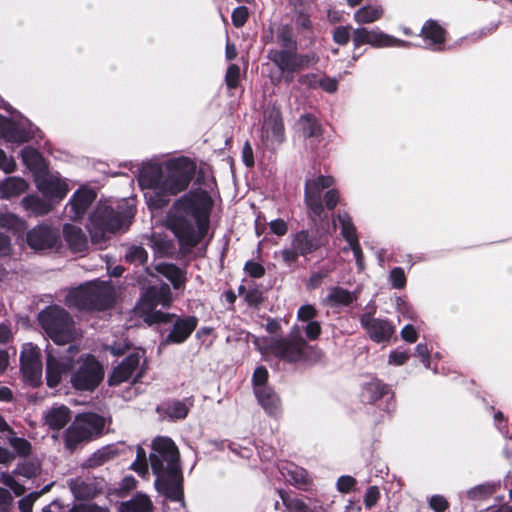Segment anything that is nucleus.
I'll return each mask as SVG.
<instances>
[{
	"label": "nucleus",
	"mask_w": 512,
	"mask_h": 512,
	"mask_svg": "<svg viewBox=\"0 0 512 512\" xmlns=\"http://www.w3.org/2000/svg\"><path fill=\"white\" fill-rule=\"evenodd\" d=\"M213 200L206 190L189 191L176 199L167 217V227L184 253H190L207 235Z\"/></svg>",
	"instance_id": "1"
},
{
	"label": "nucleus",
	"mask_w": 512,
	"mask_h": 512,
	"mask_svg": "<svg viewBox=\"0 0 512 512\" xmlns=\"http://www.w3.org/2000/svg\"><path fill=\"white\" fill-rule=\"evenodd\" d=\"M152 450L149 461L156 476V490L165 499L184 503V478L175 442L169 437L158 436L152 441Z\"/></svg>",
	"instance_id": "2"
},
{
	"label": "nucleus",
	"mask_w": 512,
	"mask_h": 512,
	"mask_svg": "<svg viewBox=\"0 0 512 512\" xmlns=\"http://www.w3.org/2000/svg\"><path fill=\"white\" fill-rule=\"evenodd\" d=\"M197 170L196 163L186 156L169 159L165 162L163 183L159 192H146L149 208L160 210L166 207L171 198L186 191Z\"/></svg>",
	"instance_id": "3"
},
{
	"label": "nucleus",
	"mask_w": 512,
	"mask_h": 512,
	"mask_svg": "<svg viewBox=\"0 0 512 512\" xmlns=\"http://www.w3.org/2000/svg\"><path fill=\"white\" fill-rule=\"evenodd\" d=\"M136 208L127 201L117 204L116 208L106 204H99L90 214L86 225L93 244L101 245L107 241V233H115L123 225L131 222L135 216Z\"/></svg>",
	"instance_id": "4"
},
{
	"label": "nucleus",
	"mask_w": 512,
	"mask_h": 512,
	"mask_svg": "<svg viewBox=\"0 0 512 512\" xmlns=\"http://www.w3.org/2000/svg\"><path fill=\"white\" fill-rule=\"evenodd\" d=\"M334 178L329 175H319L313 179H307L304 186V203L307 215L315 221L321 219L327 210H334L339 203V191L331 188Z\"/></svg>",
	"instance_id": "5"
},
{
	"label": "nucleus",
	"mask_w": 512,
	"mask_h": 512,
	"mask_svg": "<svg viewBox=\"0 0 512 512\" xmlns=\"http://www.w3.org/2000/svg\"><path fill=\"white\" fill-rule=\"evenodd\" d=\"M352 26L340 25L332 30V40L340 46H346L352 39L354 49L362 45L369 44L374 48L401 47L409 48L413 44L409 41L398 39L394 36L382 32L380 29L368 30L365 27H359L353 30Z\"/></svg>",
	"instance_id": "6"
},
{
	"label": "nucleus",
	"mask_w": 512,
	"mask_h": 512,
	"mask_svg": "<svg viewBox=\"0 0 512 512\" xmlns=\"http://www.w3.org/2000/svg\"><path fill=\"white\" fill-rule=\"evenodd\" d=\"M265 350L277 359L289 363H308L318 353L299 333H291L287 337H270L265 340Z\"/></svg>",
	"instance_id": "7"
},
{
	"label": "nucleus",
	"mask_w": 512,
	"mask_h": 512,
	"mask_svg": "<svg viewBox=\"0 0 512 512\" xmlns=\"http://www.w3.org/2000/svg\"><path fill=\"white\" fill-rule=\"evenodd\" d=\"M65 303L69 308L78 311L93 312L105 311L115 304L113 291L105 286L95 283L82 284L70 290Z\"/></svg>",
	"instance_id": "8"
},
{
	"label": "nucleus",
	"mask_w": 512,
	"mask_h": 512,
	"mask_svg": "<svg viewBox=\"0 0 512 512\" xmlns=\"http://www.w3.org/2000/svg\"><path fill=\"white\" fill-rule=\"evenodd\" d=\"M38 322L48 337L57 345L69 344L76 338L73 317L59 305L45 307L38 314Z\"/></svg>",
	"instance_id": "9"
},
{
	"label": "nucleus",
	"mask_w": 512,
	"mask_h": 512,
	"mask_svg": "<svg viewBox=\"0 0 512 512\" xmlns=\"http://www.w3.org/2000/svg\"><path fill=\"white\" fill-rule=\"evenodd\" d=\"M105 419L94 412L79 413L65 430L63 440L65 448L73 453L81 444L99 438L103 434Z\"/></svg>",
	"instance_id": "10"
},
{
	"label": "nucleus",
	"mask_w": 512,
	"mask_h": 512,
	"mask_svg": "<svg viewBox=\"0 0 512 512\" xmlns=\"http://www.w3.org/2000/svg\"><path fill=\"white\" fill-rule=\"evenodd\" d=\"M79 352L76 345H69L64 351L50 348L46 351V384L57 387L64 374L71 372L75 365V356Z\"/></svg>",
	"instance_id": "11"
},
{
	"label": "nucleus",
	"mask_w": 512,
	"mask_h": 512,
	"mask_svg": "<svg viewBox=\"0 0 512 512\" xmlns=\"http://www.w3.org/2000/svg\"><path fill=\"white\" fill-rule=\"evenodd\" d=\"M103 379L104 368L102 364L94 355L88 354L72 372L70 383L76 391L93 392Z\"/></svg>",
	"instance_id": "12"
},
{
	"label": "nucleus",
	"mask_w": 512,
	"mask_h": 512,
	"mask_svg": "<svg viewBox=\"0 0 512 512\" xmlns=\"http://www.w3.org/2000/svg\"><path fill=\"white\" fill-rule=\"evenodd\" d=\"M265 43L275 42L279 48L270 49L267 52V58L276 66L284 58L283 55H290L293 51L298 50V42L294 36L293 28L284 24L277 28L275 37L273 34L270 37L264 38Z\"/></svg>",
	"instance_id": "13"
},
{
	"label": "nucleus",
	"mask_w": 512,
	"mask_h": 512,
	"mask_svg": "<svg viewBox=\"0 0 512 512\" xmlns=\"http://www.w3.org/2000/svg\"><path fill=\"white\" fill-rule=\"evenodd\" d=\"M359 321L368 337L378 344L390 342L396 331L390 320L375 318L371 312L363 313Z\"/></svg>",
	"instance_id": "14"
},
{
	"label": "nucleus",
	"mask_w": 512,
	"mask_h": 512,
	"mask_svg": "<svg viewBox=\"0 0 512 512\" xmlns=\"http://www.w3.org/2000/svg\"><path fill=\"white\" fill-rule=\"evenodd\" d=\"M327 243L328 236L325 233H321L319 230L308 229L296 232L291 240V246L303 257L316 252L326 246Z\"/></svg>",
	"instance_id": "15"
},
{
	"label": "nucleus",
	"mask_w": 512,
	"mask_h": 512,
	"mask_svg": "<svg viewBox=\"0 0 512 512\" xmlns=\"http://www.w3.org/2000/svg\"><path fill=\"white\" fill-rule=\"evenodd\" d=\"M58 239V231L45 223L35 226L26 235L28 246L35 251L52 249L56 246Z\"/></svg>",
	"instance_id": "16"
},
{
	"label": "nucleus",
	"mask_w": 512,
	"mask_h": 512,
	"mask_svg": "<svg viewBox=\"0 0 512 512\" xmlns=\"http://www.w3.org/2000/svg\"><path fill=\"white\" fill-rule=\"evenodd\" d=\"M20 369L24 379L33 387L41 384L42 362L37 348H31L20 355Z\"/></svg>",
	"instance_id": "17"
},
{
	"label": "nucleus",
	"mask_w": 512,
	"mask_h": 512,
	"mask_svg": "<svg viewBox=\"0 0 512 512\" xmlns=\"http://www.w3.org/2000/svg\"><path fill=\"white\" fill-rule=\"evenodd\" d=\"M0 137L11 143H26L33 139L34 132L19 122L0 115Z\"/></svg>",
	"instance_id": "18"
},
{
	"label": "nucleus",
	"mask_w": 512,
	"mask_h": 512,
	"mask_svg": "<svg viewBox=\"0 0 512 512\" xmlns=\"http://www.w3.org/2000/svg\"><path fill=\"white\" fill-rule=\"evenodd\" d=\"M140 355L137 352L128 354L116 367L108 377L110 386H118L128 381L139 367Z\"/></svg>",
	"instance_id": "19"
},
{
	"label": "nucleus",
	"mask_w": 512,
	"mask_h": 512,
	"mask_svg": "<svg viewBox=\"0 0 512 512\" xmlns=\"http://www.w3.org/2000/svg\"><path fill=\"white\" fill-rule=\"evenodd\" d=\"M447 34L446 29L442 27L437 20L428 19L420 29L419 37H421L432 50L442 51Z\"/></svg>",
	"instance_id": "20"
},
{
	"label": "nucleus",
	"mask_w": 512,
	"mask_h": 512,
	"mask_svg": "<svg viewBox=\"0 0 512 512\" xmlns=\"http://www.w3.org/2000/svg\"><path fill=\"white\" fill-rule=\"evenodd\" d=\"M360 396L362 402L374 404L383 398L393 400L394 392L391 390L390 386L381 379L372 377L370 381L363 383Z\"/></svg>",
	"instance_id": "21"
},
{
	"label": "nucleus",
	"mask_w": 512,
	"mask_h": 512,
	"mask_svg": "<svg viewBox=\"0 0 512 512\" xmlns=\"http://www.w3.org/2000/svg\"><path fill=\"white\" fill-rule=\"evenodd\" d=\"M172 302V293L168 284L163 283L159 287L149 286L141 295L138 302L139 307H147L149 309L156 308L158 305L169 307Z\"/></svg>",
	"instance_id": "22"
},
{
	"label": "nucleus",
	"mask_w": 512,
	"mask_h": 512,
	"mask_svg": "<svg viewBox=\"0 0 512 512\" xmlns=\"http://www.w3.org/2000/svg\"><path fill=\"white\" fill-rule=\"evenodd\" d=\"M164 171L159 163L145 164L139 173L138 183L143 189H149L148 192H159L163 183Z\"/></svg>",
	"instance_id": "23"
},
{
	"label": "nucleus",
	"mask_w": 512,
	"mask_h": 512,
	"mask_svg": "<svg viewBox=\"0 0 512 512\" xmlns=\"http://www.w3.org/2000/svg\"><path fill=\"white\" fill-rule=\"evenodd\" d=\"M198 325L196 316L177 317L165 342L173 344L184 343L194 332Z\"/></svg>",
	"instance_id": "24"
},
{
	"label": "nucleus",
	"mask_w": 512,
	"mask_h": 512,
	"mask_svg": "<svg viewBox=\"0 0 512 512\" xmlns=\"http://www.w3.org/2000/svg\"><path fill=\"white\" fill-rule=\"evenodd\" d=\"M283 56L282 61L276 65L279 70L299 72L319 62V57L314 52L299 54L298 50H295L290 55Z\"/></svg>",
	"instance_id": "25"
},
{
	"label": "nucleus",
	"mask_w": 512,
	"mask_h": 512,
	"mask_svg": "<svg viewBox=\"0 0 512 512\" xmlns=\"http://www.w3.org/2000/svg\"><path fill=\"white\" fill-rule=\"evenodd\" d=\"M62 232L63 238L72 252L81 253L88 249L87 236L79 226L66 223Z\"/></svg>",
	"instance_id": "26"
},
{
	"label": "nucleus",
	"mask_w": 512,
	"mask_h": 512,
	"mask_svg": "<svg viewBox=\"0 0 512 512\" xmlns=\"http://www.w3.org/2000/svg\"><path fill=\"white\" fill-rule=\"evenodd\" d=\"M262 133L266 138H272L277 142L284 139V123L279 110H272L264 117Z\"/></svg>",
	"instance_id": "27"
},
{
	"label": "nucleus",
	"mask_w": 512,
	"mask_h": 512,
	"mask_svg": "<svg viewBox=\"0 0 512 512\" xmlns=\"http://www.w3.org/2000/svg\"><path fill=\"white\" fill-rule=\"evenodd\" d=\"M253 392L258 404L268 415H276L280 412L281 400L272 387L256 388Z\"/></svg>",
	"instance_id": "28"
},
{
	"label": "nucleus",
	"mask_w": 512,
	"mask_h": 512,
	"mask_svg": "<svg viewBox=\"0 0 512 512\" xmlns=\"http://www.w3.org/2000/svg\"><path fill=\"white\" fill-rule=\"evenodd\" d=\"M155 270L170 281L175 290L184 288L187 281L186 271L174 263H159Z\"/></svg>",
	"instance_id": "29"
},
{
	"label": "nucleus",
	"mask_w": 512,
	"mask_h": 512,
	"mask_svg": "<svg viewBox=\"0 0 512 512\" xmlns=\"http://www.w3.org/2000/svg\"><path fill=\"white\" fill-rule=\"evenodd\" d=\"M39 191L49 199L62 200L69 191L67 183L59 179L44 178L37 184Z\"/></svg>",
	"instance_id": "30"
},
{
	"label": "nucleus",
	"mask_w": 512,
	"mask_h": 512,
	"mask_svg": "<svg viewBox=\"0 0 512 512\" xmlns=\"http://www.w3.org/2000/svg\"><path fill=\"white\" fill-rule=\"evenodd\" d=\"M96 193L91 189H78L70 199L71 212L74 217H82L94 202Z\"/></svg>",
	"instance_id": "31"
},
{
	"label": "nucleus",
	"mask_w": 512,
	"mask_h": 512,
	"mask_svg": "<svg viewBox=\"0 0 512 512\" xmlns=\"http://www.w3.org/2000/svg\"><path fill=\"white\" fill-rule=\"evenodd\" d=\"M299 130L305 139L320 140L323 135V128L319 119L311 114L305 113L298 120Z\"/></svg>",
	"instance_id": "32"
},
{
	"label": "nucleus",
	"mask_w": 512,
	"mask_h": 512,
	"mask_svg": "<svg viewBox=\"0 0 512 512\" xmlns=\"http://www.w3.org/2000/svg\"><path fill=\"white\" fill-rule=\"evenodd\" d=\"M70 420L71 410L65 405L52 407L45 415V423L54 431L64 428Z\"/></svg>",
	"instance_id": "33"
},
{
	"label": "nucleus",
	"mask_w": 512,
	"mask_h": 512,
	"mask_svg": "<svg viewBox=\"0 0 512 512\" xmlns=\"http://www.w3.org/2000/svg\"><path fill=\"white\" fill-rule=\"evenodd\" d=\"M358 299V292L349 291L340 286L332 287L326 296V302L331 307L350 306Z\"/></svg>",
	"instance_id": "34"
},
{
	"label": "nucleus",
	"mask_w": 512,
	"mask_h": 512,
	"mask_svg": "<svg viewBox=\"0 0 512 512\" xmlns=\"http://www.w3.org/2000/svg\"><path fill=\"white\" fill-rule=\"evenodd\" d=\"M153 504L150 498L137 493L130 500L121 502L119 512H152Z\"/></svg>",
	"instance_id": "35"
},
{
	"label": "nucleus",
	"mask_w": 512,
	"mask_h": 512,
	"mask_svg": "<svg viewBox=\"0 0 512 512\" xmlns=\"http://www.w3.org/2000/svg\"><path fill=\"white\" fill-rule=\"evenodd\" d=\"M137 310L140 317L148 326L160 323H168L175 316L174 314L171 313H165L160 310H155V308L149 309V306L139 307V305H137Z\"/></svg>",
	"instance_id": "36"
},
{
	"label": "nucleus",
	"mask_w": 512,
	"mask_h": 512,
	"mask_svg": "<svg viewBox=\"0 0 512 512\" xmlns=\"http://www.w3.org/2000/svg\"><path fill=\"white\" fill-rule=\"evenodd\" d=\"M383 16V9L379 6L367 5L358 9L354 13V20L358 24H368L381 19Z\"/></svg>",
	"instance_id": "37"
},
{
	"label": "nucleus",
	"mask_w": 512,
	"mask_h": 512,
	"mask_svg": "<svg viewBox=\"0 0 512 512\" xmlns=\"http://www.w3.org/2000/svg\"><path fill=\"white\" fill-rule=\"evenodd\" d=\"M21 157L23 163L30 170H39L44 164V158L42 154L31 146H26L21 150Z\"/></svg>",
	"instance_id": "38"
},
{
	"label": "nucleus",
	"mask_w": 512,
	"mask_h": 512,
	"mask_svg": "<svg viewBox=\"0 0 512 512\" xmlns=\"http://www.w3.org/2000/svg\"><path fill=\"white\" fill-rule=\"evenodd\" d=\"M22 203L26 209L31 210L36 215H46L52 209V206L49 202L35 195L24 197Z\"/></svg>",
	"instance_id": "39"
},
{
	"label": "nucleus",
	"mask_w": 512,
	"mask_h": 512,
	"mask_svg": "<svg viewBox=\"0 0 512 512\" xmlns=\"http://www.w3.org/2000/svg\"><path fill=\"white\" fill-rule=\"evenodd\" d=\"M71 491L76 499L89 500L97 495V489L94 483H88L83 480L75 481L71 484Z\"/></svg>",
	"instance_id": "40"
},
{
	"label": "nucleus",
	"mask_w": 512,
	"mask_h": 512,
	"mask_svg": "<svg viewBox=\"0 0 512 512\" xmlns=\"http://www.w3.org/2000/svg\"><path fill=\"white\" fill-rule=\"evenodd\" d=\"M27 188V183L21 178H9L0 186V190L6 197L18 196Z\"/></svg>",
	"instance_id": "41"
},
{
	"label": "nucleus",
	"mask_w": 512,
	"mask_h": 512,
	"mask_svg": "<svg viewBox=\"0 0 512 512\" xmlns=\"http://www.w3.org/2000/svg\"><path fill=\"white\" fill-rule=\"evenodd\" d=\"M124 258L129 264L144 265L148 260V252L142 246L132 245L126 250Z\"/></svg>",
	"instance_id": "42"
},
{
	"label": "nucleus",
	"mask_w": 512,
	"mask_h": 512,
	"mask_svg": "<svg viewBox=\"0 0 512 512\" xmlns=\"http://www.w3.org/2000/svg\"><path fill=\"white\" fill-rule=\"evenodd\" d=\"M52 485H53L52 483L45 485L41 490L31 492L28 495H26L25 497L21 498L18 501L19 511L20 512H32L33 505H34L35 501L38 500L45 493L49 492Z\"/></svg>",
	"instance_id": "43"
},
{
	"label": "nucleus",
	"mask_w": 512,
	"mask_h": 512,
	"mask_svg": "<svg viewBox=\"0 0 512 512\" xmlns=\"http://www.w3.org/2000/svg\"><path fill=\"white\" fill-rule=\"evenodd\" d=\"M338 218L341 224V234L349 245L359 242L356 227L354 226L351 217L348 214H345L343 216L339 215Z\"/></svg>",
	"instance_id": "44"
},
{
	"label": "nucleus",
	"mask_w": 512,
	"mask_h": 512,
	"mask_svg": "<svg viewBox=\"0 0 512 512\" xmlns=\"http://www.w3.org/2000/svg\"><path fill=\"white\" fill-rule=\"evenodd\" d=\"M116 455L115 451H113L109 446L103 447L96 452H94L87 460V466L90 468H95L103 465L108 462Z\"/></svg>",
	"instance_id": "45"
},
{
	"label": "nucleus",
	"mask_w": 512,
	"mask_h": 512,
	"mask_svg": "<svg viewBox=\"0 0 512 512\" xmlns=\"http://www.w3.org/2000/svg\"><path fill=\"white\" fill-rule=\"evenodd\" d=\"M279 496L290 512H314L304 501L299 498H291L283 490L279 491Z\"/></svg>",
	"instance_id": "46"
},
{
	"label": "nucleus",
	"mask_w": 512,
	"mask_h": 512,
	"mask_svg": "<svg viewBox=\"0 0 512 512\" xmlns=\"http://www.w3.org/2000/svg\"><path fill=\"white\" fill-rule=\"evenodd\" d=\"M495 492L494 486L491 484H481L471 488L467 492V497L470 500H485L493 495Z\"/></svg>",
	"instance_id": "47"
},
{
	"label": "nucleus",
	"mask_w": 512,
	"mask_h": 512,
	"mask_svg": "<svg viewBox=\"0 0 512 512\" xmlns=\"http://www.w3.org/2000/svg\"><path fill=\"white\" fill-rule=\"evenodd\" d=\"M244 301L249 307L259 308L265 301L263 291L255 285L245 294Z\"/></svg>",
	"instance_id": "48"
},
{
	"label": "nucleus",
	"mask_w": 512,
	"mask_h": 512,
	"mask_svg": "<svg viewBox=\"0 0 512 512\" xmlns=\"http://www.w3.org/2000/svg\"><path fill=\"white\" fill-rule=\"evenodd\" d=\"M321 75L322 73L300 74L297 77V82L307 90H316L319 88Z\"/></svg>",
	"instance_id": "49"
},
{
	"label": "nucleus",
	"mask_w": 512,
	"mask_h": 512,
	"mask_svg": "<svg viewBox=\"0 0 512 512\" xmlns=\"http://www.w3.org/2000/svg\"><path fill=\"white\" fill-rule=\"evenodd\" d=\"M269 378L268 370L265 366H258L252 375V386L253 391H256V388H266L269 387L267 385Z\"/></svg>",
	"instance_id": "50"
},
{
	"label": "nucleus",
	"mask_w": 512,
	"mask_h": 512,
	"mask_svg": "<svg viewBox=\"0 0 512 512\" xmlns=\"http://www.w3.org/2000/svg\"><path fill=\"white\" fill-rule=\"evenodd\" d=\"M168 415L173 419H185L189 413V408L180 400H174L168 407Z\"/></svg>",
	"instance_id": "51"
},
{
	"label": "nucleus",
	"mask_w": 512,
	"mask_h": 512,
	"mask_svg": "<svg viewBox=\"0 0 512 512\" xmlns=\"http://www.w3.org/2000/svg\"><path fill=\"white\" fill-rule=\"evenodd\" d=\"M10 444L19 456H29L32 451L31 443L21 437H13L10 439Z\"/></svg>",
	"instance_id": "52"
},
{
	"label": "nucleus",
	"mask_w": 512,
	"mask_h": 512,
	"mask_svg": "<svg viewBox=\"0 0 512 512\" xmlns=\"http://www.w3.org/2000/svg\"><path fill=\"white\" fill-rule=\"evenodd\" d=\"M225 83L229 89H236L240 83V67L237 64H231L228 66Z\"/></svg>",
	"instance_id": "53"
},
{
	"label": "nucleus",
	"mask_w": 512,
	"mask_h": 512,
	"mask_svg": "<svg viewBox=\"0 0 512 512\" xmlns=\"http://www.w3.org/2000/svg\"><path fill=\"white\" fill-rule=\"evenodd\" d=\"M391 285L395 289H403L406 286L407 279L402 267H394L389 274Z\"/></svg>",
	"instance_id": "54"
},
{
	"label": "nucleus",
	"mask_w": 512,
	"mask_h": 512,
	"mask_svg": "<svg viewBox=\"0 0 512 512\" xmlns=\"http://www.w3.org/2000/svg\"><path fill=\"white\" fill-rule=\"evenodd\" d=\"M39 471V465L33 462H25L17 466L15 473L27 479H31L36 477L39 474Z\"/></svg>",
	"instance_id": "55"
},
{
	"label": "nucleus",
	"mask_w": 512,
	"mask_h": 512,
	"mask_svg": "<svg viewBox=\"0 0 512 512\" xmlns=\"http://www.w3.org/2000/svg\"><path fill=\"white\" fill-rule=\"evenodd\" d=\"M303 331L305 333L306 339L310 341L318 340L322 333V326L319 321L312 320L306 322V325L303 326Z\"/></svg>",
	"instance_id": "56"
},
{
	"label": "nucleus",
	"mask_w": 512,
	"mask_h": 512,
	"mask_svg": "<svg viewBox=\"0 0 512 512\" xmlns=\"http://www.w3.org/2000/svg\"><path fill=\"white\" fill-rule=\"evenodd\" d=\"M244 272L251 278L259 279L265 275V267L254 260H248L244 265Z\"/></svg>",
	"instance_id": "57"
},
{
	"label": "nucleus",
	"mask_w": 512,
	"mask_h": 512,
	"mask_svg": "<svg viewBox=\"0 0 512 512\" xmlns=\"http://www.w3.org/2000/svg\"><path fill=\"white\" fill-rule=\"evenodd\" d=\"M249 18V11L246 6L236 7L231 14L232 23L236 28H240L245 25Z\"/></svg>",
	"instance_id": "58"
},
{
	"label": "nucleus",
	"mask_w": 512,
	"mask_h": 512,
	"mask_svg": "<svg viewBox=\"0 0 512 512\" xmlns=\"http://www.w3.org/2000/svg\"><path fill=\"white\" fill-rule=\"evenodd\" d=\"M131 468L139 475H143L148 471V463L146 459V453L143 448L137 449L136 460L133 462Z\"/></svg>",
	"instance_id": "59"
},
{
	"label": "nucleus",
	"mask_w": 512,
	"mask_h": 512,
	"mask_svg": "<svg viewBox=\"0 0 512 512\" xmlns=\"http://www.w3.org/2000/svg\"><path fill=\"white\" fill-rule=\"evenodd\" d=\"M23 224V221L14 214H4L0 217V226L14 231H19Z\"/></svg>",
	"instance_id": "60"
},
{
	"label": "nucleus",
	"mask_w": 512,
	"mask_h": 512,
	"mask_svg": "<svg viewBox=\"0 0 512 512\" xmlns=\"http://www.w3.org/2000/svg\"><path fill=\"white\" fill-rule=\"evenodd\" d=\"M318 316L317 309L311 304L302 305L297 311V319L301 322L315 320Z\"/></svg>",
	"instance_id": "61"
},
{
	"label": "nucleus",
	"mask_w": 512,
	"mask_h": 512,
	"mask_svg": "<svg viewBox=\"0 0 512 512\" xmlns=\"http://www.w3.org/2000/svg\"><path fill=\"white\" fill-rule=\"evenodd\" d=\"M380 499V491L377 486H370L366 490L365 496H364V505L366 509L373 508L378 500Z\"/></svg>",
	"instance_id": "62"
},
{
	"label": "nucleus",
	"mask_w": 512,
	"mask_h": 512,
	"mask_svg": "<svg viewBox=\"0 0 512 512\" xmlns=\"http://www.w3.org/2000/svg\"><path fill=\"white\" fill-rule=\"evenodd\" d=\"M429 506L435 512H446L449 509L450 504L448 500L442 495H433L429 499Z\"/></svg>",
	"instance_id": "63"
},
{
	"label": "nucleus",
	"mask_w": 512,
	"mask_h": 512,
	"mask_svg": "<svg viewBox=\"0 0 512 512\" xmlns=\"http://www.w3.org/2000/svg\"><path fill=\"white\" fill-rule=\"evenodd\" d=\"M319 88L327 93H335L338 90V81L336 78L328 77L322 73Z\"/></svg>",
	"instance_id": "64"
}]
</instances>
